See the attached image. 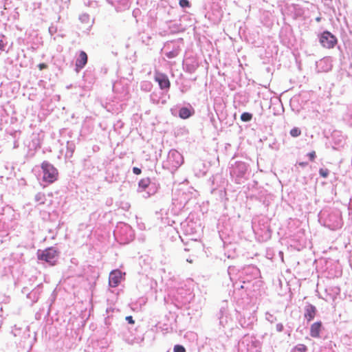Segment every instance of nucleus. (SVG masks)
<instances>
[{"mask_svg": "<svg viewBox=\"0 0 352 352\" xmlns=\"http://www.w3.org/2000/svg\"><path fill=\"white\" fill-rule=\"evenodd\" d=\"M58 255H60V253L52 247L37 252L38 259L45 261L50 265H54L56 264Z\"/></svg>", "mask_w": 352, "mask_h": 352, "instance_id": "1", "label": "nucleus"}, {"mask_svg": "<svg viewBox=\"0 0 352 352\" xmlns=\"http://www.w3.org/2000/svg\"><path fill=\"white\" fill-rule=\"evenodd\" d=\"M41 168L43 170V180L48 184H52L57 180L58 170L50 163L44 161L41 164Z\"/></svg>", "mask_w": 352, "mask_h": 352, "instance_id": "2", "label": "nucleus"}, {"mask_svg": "<svg viewBox=\"0 0 352 352\" xmlns=\"http://www.w3.org/2000/svg\"><path fill=\"white\" fill-rule=\"evenodd\" d=\"M319 42L323 47L331 49L338 43V38L329 32L324 31L319 36Z\"/></svg>", "mask_w": 352, "mask_h": 352, "instance_id": "3", "label": "nucleus"}, {"mask_svg": "<svg viewBox=\"0 0 352 352\" xmlns=\"http://www.w3.org/2000/svg\"><path fill=\"white\" fill-rule=\"evenodd\" d=\"M122 278V272L119 270H113L109 276V284L112 287L119 285Z\"/></svg>", "mask_w": 352, "mask_h": 352, "instance_id": "4", "label": "nucleus"}, {"mask_svg": "<svg viewBox=\"0 0 352 352\" xmlns=\"http://www.w3.org/2000/svg\"><path fill=\"white\" fill-rule=\"evenodd\" d=\"M155 80L158 83L161 89L170 88V80L165 74H157L155 76Z\"/></svg>", "mask_w": 352, "mask_h": 352, "instance_id": "5", "label": "nucleus"}, {"mask_svg": "<svg viewBox=\"0 0 352 352\" xmlns=\"http://www.w3.org/2000/svg\"><path fill=\"white\" fill-rule=\"evenodd\" d=\"M87 54L85 51H81L76 61V69L77 72L82 69L87 63Z\"/></svg>", "mask_w": 352, "mask_h": 352, "instance_id": "6", "label": "nucleus"}, {"mask_svg": "<svg viewBox=\"0 0 352 352\" xmlns=\"http://www.w3.org/2000/svg\"><path fill=\"white\" fill-rule=\"evenodd\" d=\"M317 309L312 305H308L305 308L304 316L307 322L312 320L316 315Z\"/></svg>", "mask_w": 352, "mask_h": 352, "instance_id": "7", "label": "nucleus"}, {"mask_svg": "<svg viewBox=\"0 0 352 352\" xmlns=\"http://www.w3.org/2000/svg\"><path fill=\"white\" fill-rule=\"evenodd\" d=\"M322 328V322L317 321L314 322L310 327V336L312 338H318Z\"/></svg>", "mask_w": 352, "mask_h": 352, "instance_id": "8", "label": "nucleus"}, {"mask_svg": "<svg viewBox=\"0 0 352 352\" xmlns=\"http://www.w3.org/2000/svg\"><path fill=\"white\" fill-rule=\"evenodd\" d=\"M192 116V112L187 107H182L179 110V117L182 119H187Z\"/></svg>", "mask_w": 352, "mask_h": 352, "instance_id": "9", "label": "nucleus"}, {"mask_svg": "<svg viewBox=\"0 0 352 352\" xmlns=\"http://www.w3.org/2000/svg\"><path fill=\"white\" fill-rule=\"evenodd\" d=\"M151 184V180L148 177L143 178L139 182V187L142 190L146 189Z\"/></svg>", "mask_w": 352, "mask_h": 352, "instance_id": "10", "label": "nucleus"}, {"mask_svg": "<svg viewBox=\"0 0 352 352\" xmlns=\"http://www.w3.org/2000/svg\"><path fill=\"white\" fill-rule=\"evenodd\" d=\"M252 118V115L248 112H244L241 116V119L243 122L250 121Z\"/></svg>", "mask_w": 352, "mask_h": 352, "instance_id": "11", "label": "nucleus"}, {"mask_svg": "<svg viewBox=\"0 0 352 352\" xmlns=\"http://www.w3.org/2000/svg\"><path fill=\"white\" fill-rule=\"evenodd\" d=\"M301 134V131L298 128H294L290 131V135L294 138H297Z\"/></svg>", "mask_w": 352, "mask_h": 352, "instance_id": "12", "label": "nucleus"}, {"mask_svg": "<svg viewBox=\"0 0 352 352\" xmlns=\"http://www.w3.org/2000/svg\"><path fill=\"white\" fill-rule=\"evenodd\" d=\"M173 352H186V349L182 345H175L173 347Z\"/></svg>", "mask_w": 352, "mask_h": 352, "instance_id": "13", "label": "nucleus"}, {"mask_svg": "<svg viewBox=\"0 0 352 352\" xmlns=\"http://www.w3.org/2000/svg\"><path fill=\"white\" fill-rule=\"evenodd\" d=\"M319 174L322 177L326 178L329 175V171L327 169L320 168L319 170Z\"/></svg>", "mask_w": 352, "mask_h": 352, "instance_id": "14", "label": "nucleus"}, {"mask_svg": "<svg viewBox=\"0 0 352 352\" xmlns=\"http://www.w3.org/2000/svg\"><path fill=\"white\" fill-rule=\"evenodd\" d=\"M179 5L182 8L190 7V2L188 0H179Z\"/></svg>", "mask_w": 352, "mask_h": 352, "instance_id": "15", "label": "nucleus"}, {"mask_svg": "<svg viewBox=\"0 0 352 352\" xmlns=\"http://www.w3.org/2000/svg\"><path fill=\"white\" fill-rule=\"evenodd\" d=\"M296 349L300 352H305L307 351V346L304 344H299L296 347Z\"/></svg>", "mask_w": 352, "mask_h": 352, "instance_id": "16", "label": "nucleus"}, {"mask_svg": "<svg viewBox=\"0 0 352 352\" xmlns=\"http://www.w3.org/2000/svg\"><path fill=\"white\" fill-rule=\"evenodd\" d=\"M316 155V152L314 151H312L308 153V156L311 161H314L315 160Z\"/></svg>", "mask_w": 352, "mask_h": 352, "instance_id": "17", "label": "nucleus"}, {"mask_svg": "<svg viewBox=\"0 0 352 352\" xmlns=\"http://www.w3.org/2000/svg\"><path fill=\"white\" fill-rule=\"evenodd\" d=\"M276 330L277 331L281 332L284 329V326L281 323H278L276 324Z\"/></svg>", "mask_w": 352, "mask_h": 352, "instance_id": "18", "label": "nucleus"}, {"mask_svg": "<svg viewBox=\"0 0 352 352\" xmlns=\"http://www.w3.org/2000/svg\"><path fill=\"white\" fill-rule=\"evenodd\" d=\"M133 173H134V174H135V175H140V174H141L142 170H141V169H140V168H138V167H133Z\"/></svg>", "mask_w": 352, "mask_h": 352, "instance_id": "19", "label": "nucleus"}, {"mask_svg": "<svg viewBox=\"0 0 352 352\" xmlns=\"http://www.w3.org/2000/svg\"><path fill=\"white\" fill-rule=\"evenodd\" d=\"M126 320L129 322V323L133 324L135 323V320H133L132 316H128L126 317Z\"/></svg>", "mask_w": 352, "mask_h": 352, "instance_id": "20", "label": "nucleus"}, {"mask_svg": "<svg viewBox=\"0 0 352 352\" xmlns=\"http://www.w3.org/2000/svg\"><path fill=\"white\" fill-rule=\"evenodd\" d=\"M39 70H43L47 68V65L45 63H40L38 65Z\"/></svg>", "mask_w": 352, "mask_h": 352, "instance_id": "21", "label": "nucleus"}, {"mask_svg": "<svg viewBox=\"0 0 352 352\" xmlns=\"http://www.w3.org/2000/svg\"><path fill=\"white\" fill-rule=\"evenodd\" d=\"M0 50H5V41L2 38H0Z\"/></svg>", "mask_w": 352, "mask_h": 352, "instance_id": "22", "label": "nucleus"}, {"mask_svg": "<svg viewBox=\"0 0 352 352\" xmlns=\"http://www.w3.org/2000/svg\"><path fill=\"white\" fill-rule=\"evenodd\" d=\"M307 164V162H300L299 163V165L301 166H305Z\"/></svg>", "mask_w": 352, "mask_h": 352, "instance_id": "23", "label": "nucleus"}]
</instances>
